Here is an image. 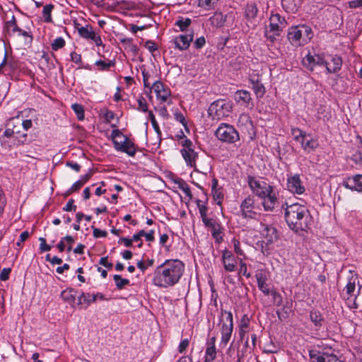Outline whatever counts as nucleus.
<instances>
[{"instance_id": "f257e3e1", "label": "nucleus", "mask_w": 362, "mask_h": 362, "mask_svg": "<svg viewBox=\"0 0 362 362\" xmlns=\"http://www.w3.org/2000/svg\"><path fill=\"white\" fill-rule=\"evenodd\" d=\"M185 268L184 263L179 259H166L153 271V285L160 288L174 286L182 278Z\"/></svg>"}, {"instance_id": "f03ea898", "label": "nucleus", "mask_w": 362, "mask_h": 362, "mask_svg": "<svg viewBox=\"0 0 362 362\" xmlns=\"http://www.w3.org/2000/svg\"><path fill=\"white\" fill-rule=\"evenodd\" d=\"M284 209L285 220L289 228L296 233L306 230L310 224L311 216L307 207L298 203L281 206Z\"/></svg>"}, {"instance_id": "7ed1b4c3", "label": "nucleus", "mask_w": 362, "mask_h": 362, "mask_svg": "<svg viewBox=\"0 0 362 362\" xmlns=\"http://www.w3.org/2000/svg\"><path fill=\"white\" fill-rule=\"evenodd\" d=\"M313 37L312 28L304 24L292 26L288 28L287 38L295 47H301L310 42Z\"/></svg>"}, {"instance_id": "20e7f679", "label": "nucleus", "mask_w": 362, "mask_h": 362, "mask_svg": "<svg viewBox=\"0 0 362 362\" xmlns=\"http://www.w3.org/2000/svg\"><path fill=\"white\" fill-rule=\"evenodd\" d=\"M110 136L113 142L114 148L117 151L125 153L132 157L135 156L136 152L135 144L120 130H112Z\"/></svg>"}, {"instance_id": "39448f33", "label": "nucleus", "mask_w": 362, "mask_h": 362, "mask_svg": "<svg viewBox=\"0 0 362 362\" xmlns=\"http://www.w3.org/2000/svg\"><path fill=\"white\" fill-rule=\"evenodd\" d=\"M233 109L230 101L225 99H218L214 101L208 109L209 115L213 119L220 120L228 117Z\"/></svg>"}, {"instance_id": "423d86ee", "label": "nucleus", "mask_w": 362, "mask_h": 362, "mask_svg": "<svg viewBox=\"0 0 362 362\" xmlns=\"http://www.w3.org/2000/svg\"><path fill=\"white\" fill-rule=\"evenodd\" d=\"M215 136L221 142L234 144L240 140V136L236 129L231 124L221 123L215 131Z\"/></svg>"}, {"instance_id": "0eeeda50", "label": "nucleus", "mask_w": 362, "mask_h": 362, "mask_svg": "<svg viewBox=\"0 0 362 362\" xmlns=\"http://www.w3.org/2000/svg\"><path fill=\"white\" fill-rule=\"evenodd\" d=\"M247 183L252 192L259 198L265 197L274 189V187L269 183L251 175L247 176Z\"/></svg>"}, {"instance_id": "6e6552de", "label": "nucleus", "mask_w": 362, "mask_h": 362, "mask_svg": "<svg viewBox=\"0 0 362 362\" xmlns=\"http://www.w3.org/2000/svg\"><path fill=\"white\" fill-rule=\"evenodd\" d=\"M303 66L310 71H313L316 66H325L327 65V61L325 58V54L314 53L310 52L303 58Z\"/></svg>"}, {"instance_id": "1a4fd4ad", "label": "nucleus", "mask_w": 362, "mask_h": 362, "mask_svg": "<svg viewBox=\"0 0 362 362\" xmlns=\"http://www.w3.org/2000/svg\"><path fill=\"white\" fill-rule=\"evenodd\" d=\"M310 362H343L336 354L316 349L309 350Z\"/></svg>"}, {"instance_id": "9d476101", "label": "nucleus", "mask_w": 362, "mask_h": 362, "mask_svg": "<svg viewBox=\"0 0 362 362\" xmlns=\"http://www.w3.org/2000/svg\"><path fill=\"white\" fill-rule=\"evenodd\" d=\"M286 185L288 190L293 194H303L305 191L298 174L288 177Z\"/></svg>"}, {"instance_id": "9b49d317", "label": "nucleus", "mask_w": 362, "mask_h": 362, "mask_svg": "<svg viewBox=\"0 0 362 362\" xmlns=\"http://www.w3.org/2000/svg\"><path fill=\"white\" fill-rule=\"evenodd\" d=\"M204 224L206 227L210 228L211 235L217 243H220L223 241V228L216 220L210 218L209 220H206Z\"/></svg>"}, {"instance_id": "f8f14e48", "label": "nucleus", "mask_w": 362, "mask_h": 362, "mask_svg": "<svg viewBox=\"0 0 362 362\" xmlns=\"http://www.w3.org/2000/svg\"><path fill=\"white\" fill-rule=\"evenodd\" d=\"M80 36L86 40H91L96 46L103 45V41L99 34L96 33L91 26L86 25L78 29Z\"/></svg>"}, {"instance_id": "ddd939ff", "label": "nucleus", "mask_w": 362, "mask_h": 362, "mask_svg": "<svg viewBox=\"0 0 362 362\" xmlns=\"http://www.w3.org/2000/svg\"><path fill=\"white\" fill-rule=\"evenodd\" d=\"M254 199L250 196L246 197L240 204V214L243 218H255L257 213L253 211Z\"/></svg>"}, {"instance_id": "4468645a", "label": "nucleus", "mask_w": 362, "mask_h": 362, "mask_svg": "<svg viewBox=\"0 0 362 362\" xmlns=\"http://www.w3.org/2000/svg\"><path fill=\"white\" fill-rule=\"evenodd\" d=\"M153 90L158 99L162 102H167L170 95V91L165 88V85L160 81H156L153 83L150 90Z\"/></svg>"}, {"instance_id": "2eb2a0df", "label": "nucleus", "mask_w": 362, "mask_h": 362, "mask_svg": "<svg viewBox=\"0 0 362 362\" xmlns=\"http://www.w3.org/2000/svg\"><path fill=\"white\" fill-rule=\"evenodd\" d=\"M255 278L259 289L265 295L270 294L269 286L267 283L268 277L265 271L257 270L255 273Z\"/></svg>"}, {"instance_id": "dca6fc26", "label": "nucleus", "mask_w": 362, "mask_h": 362, "mask_svg": "<svg viewBox=\"0 0 362 362\" xmlns=\"http://www.w3.org/2000/svg\"><path fill=\"white\" fill-rule=\"evenodd\" d=\"M287 23L279 13L272 14L269 18V28L272 32H281Z\"/></svg>"}, {"instance_id": "f3484780", "label": "nucleus", "mask_w": 362, "mask_h": 362, "mask_svg": "<svg viewBox=\"0 0 362 362\" xmlns=\"http://www.w3.org/2000/svg\"><path fill=\"white\" fill-rule=\"evenodd\" d=\"M260 199H262V204L265 211H273L278 204V198L274 190Z\"/></svg>"}, {"instance_id": "a211bd4d", "label": "nucleus", "mask_w": 362, "mask_h": 362, "mask_svg": "<svg viewBox=\"0 0 362 362\" xmlns=\"http://www.w3.org/2000/svg\"><path fill=\"white\" fill-rule=\"evenodd\" d=\"M194 35L192 33L180 35L175 37L173 40L175 47L180 51H184L188 49L191 42L193 40Z\"/></svg>"}, {"instance_id": "6ab92c4d", "label": "nucleus", "mask_w": 362, "mask_h": 362, "mask_svg": "<svg viewBox=\"0 0 362 362\" xmlns=\"http://www.w3.org/2000/svg\"><path fill=\"white\" fill-rule=\"evenodd\" d=\"M261 234L267 243L274 242L278 238L277 230L275 227L262 223H261Z\"/></svg>"}, {"instance_id": "aec40b11", "label": "nucleus", "mask_w": 362, "mask_h": 362, "mask_svg": "<svg viewBox=\"0 0 362 362\" xmlns=\"http://www.w3.org/2000/svg\"><path fill=\"white\" fill-rule=\"evenodd\" d=\"M356 283L359 284L358 276L356 275H352L348 279V282L344 288L347 295V299H349L351 297H355V298H356L358 296L361 286L360 285L358 286V289L355 293Z\"/></svg>"}, {"instance_id": "412c9836", "label": "nucleus", "mask_w": 362, "mask_h": 362, "mask_svg": "<svg viewBox=\"0 0 362 362\" xmlns=\"http://www.w3.org/2000/svg\"><path fill=\"white\" fill-rule=\"evenodd\" d=\"M222 263L226 272H234L236 267V259L231 252L224 250L222 252Z\"/></svg>"}, {"instance_id": "4be33fe9", "label": "nucleus", "mask_w": 362, "mask_h": 362, "mask_svg": "<svg viewBox=\"0 0 362 362\" xmlns=\"http://www.w3.org/2000/svg\"><path fill=\"white\" fill-rule=\"evenodd\" d=\"M235 100L241 106L245 107H252L253 103L252 102L250 93L245 90H238L235 92Z\"/></svg>"}, {"instance_id": "5701e85b", "label": "nucleus", "mask_w": 362, "mask_h": 362, "mask_svg": "<svg viewBox=\"0 0 362 362\" xmlns=\"http://www.w3.org/2000/svg\"><path fill=\"white\" fill-rule=\"evenodd\" d=\"M330 61L331 63L327 62V65H325L326 73L329 74L339 71L343 63L341 57L337 54L332 55Z\"/></svg>"}, {"instance_id": "b1692460", "label": "nucleus", "mask_w": 362, "mask_h": 362, "mask_svg": "<svg viewBox=\"0 0 362 362\" xmlns=\"http://www.w3.org/2000/svg\"><path fill=\"white\" fill-rule=\"evenodd\" d=\"M300 144L301 148L306 153L314 151L319 146V143L316 139L312 137L310 134H306Z\"/></svg>"}, {"instance_id": "393cba45", "label": "nucleus", "mask_w": 362, "mask_h": 362, "mask_svg": "<svg viewBox=\"0 0 362 362\" xmlns=\"http://www.w3.org/2000/svg\"><path fill=\"white\" fill-rule=\"evenodd\" d=\"M344 186L351 190L358 192L362 191V175H356L347 178V180L344 182Z\"/></svg>"}, {"instance_id": "a878e982", "label": "nucleus", "mask_w": 362, "mask_h": 362, "mask_svg": "<svg viewBox=\"0 0 362 362\" xmlns=\"http://www.w3.org/2000/svg\"><path fill=\"white\" fill-rule=\"evenodd\" d=\"M226 315V320L221 327V333L232 334L233 329V314L230 311L221 310V317Z\"/></svg>"}, {"instance_id": "bb28decb", "label": "nucleus", "mask_w": 362, "mask_h": 362, "mask_svg": "<svg viewBox=\"0 0 362 362\" xmlns=\"http://www.w3.org/2000/svg\"><path fill=\"white\" fill-rule=\"evenodd\" d=\"M180 152L187 165L192 168L195 167L197 153L192 148L182 149Z\"/></svg>"}, {"instance_id": "cd10ccee", "label": "nucleus", "mask_w": 362, "mask_h": 362, "mask_svg": "<svg viewBox=\"0 0 362 362\" xmlns=\"http://www.w3.org/2000/svg\"><path fill=\"white\" fill-rule=\"evenodd\" d=\"M238 127L245 131H250L253 128L252 121L248 114L242 113L238 119Z\"/></svg>"}, {"instance_id": "c85d7f7f", "label": "nucleus", "mask_w": 362, "mask_h": 362, "mask_svg": "<svg viewBox=\"0 0 362 362\" xmlns=\"http://www.w3.org/2000/svg\"><path fill=\"white\" fill-rule=\"evenodd\" d=\"M250 318L247 315H244L239 325V334L242 340L245 339V334L250 331Z\"/></svg>"}, {"instance_id": "c756f323", "label": "nucleus", "mask_w": 362, "mask_h": 362, "mask_svg": "<svg viewBox=\"0 0 362 362\" xmlns=\"http://www.w3.org/2000/svg\"><path fill=\"white\" fill-rule=\"evenodd\" d=\"M258 12V8L255 4H247L245 8V17L248 21L254 20Z\"/></svg>"}, {"instance_id": "7c9ffc66", "label": "nucleus", "mask_w": 362, "mask_h": 362, "mask_svg": "<svg viewBox=\"0 0 362 362\" xmlns=\"http://www.w3.org/2000/svg\"><path fill=\"white\" fill-rule=\"evenodd\" d=\"M18 28L14 16H12L11 21H7L5 24V30L10 36L15 35Z\"/></svg>"}, {"instance_id": "2f4dec72", "label": "nucleus", "mask_w": 362, "mask_h": 362, "mask_svg": "<svg viewBox=\"0 0 362 362\" xmlns=\"http://www.w3.org/2000/svg\"><path fill=\"white\" fill-rule=\"evenodd\" d=\"M216 358V346L207 345L205 351L204 362H212Z\"/></svg>"}, {"instance_id": "473e14b6", "label": "nucleus", "mask_w": 362, "mask_h": 362, "mask_svg": "<svg viewBox=\"0 0 362 362\" xmlns=\"http://www.w3.org/2000/svg\"><path fill=\"white\" fill-rule=\"evenodd\" d=\"M310 318L316 327H321L324 321V318L320 312L316 310L310 311Z\"/></svg>"}, {"instance_id": "72a5a7b5", "label": "nucleus", "mask_w": 362, "mask_h": 362, "mask_svg": "<svg viewBox=\"0 0 362 362\" xmlns=\"http://www.w3.org/2000/svg\"><path fill=\"white\" fill-rule=\"evenodd\" d=\"M113 279L115 281L117 288L119 290L123 289L126 286L129 285L130 283L129 279L122 278L119 274H115L113 276Z\"/></svg>"}, {"instance_id": "f704fd0d", "label": "nucleus", "mask_w": 362, "mask_h": 362, "mask_svg": "<svg viewBox=\"0 0 362 362\" xmlns=\"http://www.w3.org/2000/svg\"><path fill=\"white\" fill-rule=\"evenodd\" d=\"M95 65L98 67V70L100 71H107L110 67L115 66V62L114 60H109L108 62L98 60L95 62Z\"/></svg>"}, {"instance_id": "c9c22d12", "label": "nucleus", "mask_w": 362, "mask_h": 362, "mask_svg": "<svg viewBox=\"0 0 362 362\" xmlns=\"http://www.w3.org/2000/svg\"><path fill=\"white\" fill-rule=\"evenodd\" d=\"M74 292L75 291L74 289H66L61 293V297L65 302H67L69 303H74L76 299L75 296L74 294Z\"/></svg>"}, {"instance_id": "e433bc0d", "label": "nucleus", "mask_w": 362, "mask_h": 362, "mask_svg": "<svg viewBox=\"0 0 362 362\" xmlns=\"http://www.w3.org/2000/svg\"><path fill=\"white\" fill-rule=\"evenodd\" d=\"M53 8H54V6L52 4H47L43 7L42 17H43L45 22H46V23L52 22L51 13H52Z\"/></svg>"}, {"instance_id": "4c0bfd02", "label": "nucleus", "mask_w": 362, "mask_h": 362, "mask_svg": "<svg viewBox=\"0 0 362 362\" xmlns=\"http://www.w3.org/2000/svg\"><path fill=\"white\" fill-rule=\"evenodd\" d=\"M251 88L253 90L257 99L262 98L266 93V88L262 84V81L255 86H251Z\"/></svg>"}, {"instance_id": "58836bf2", "label": "nucleus", "mask_w": 362, "mask_h": 362, "mask_svg": "<svg viewBox=\"0 0 362 362\" xmlns=\"http://www.w3.org/2000/svg\"><path fill=\"white\" fill-rule=\"evenodd\" d=\"M71 109L76 114L78 120L81 121L84 119V108L82 105L74 103L71 105Z\"/></svg>"}, {"instance_id": "ea45409f", "label": "nucleus", "mask_w": 362, "mask_h": 362, "mask_svg": "<svg viewBox=\"0 0 362 362\" xmlns=\"http://www.w3.org/2000/svg\"><path fill=\"white\" fill-rule=\"evenodd\" d=\"M91 294L90 293H82L78 297V305H85V307L87 308L91 303H93V300H91Z\"/></svg>"}, {"instance_id": "a19ab883", "label": "nucleus", "mask_w": 362, "mask_h": 362, "mask_svg": "<svg viewBox=\"0 0 362 362\" xmlns=\"http://www.w3.org/2000/svg\"><path fill=\"white\" fill-rule=\"evenodd\" d=\"M192 20L188 18H182L180 17L175 22V25H177L181 31L185 30L191 24Z\"/></svg>"}, {"instance_id": "79ce46f5", "label": "nucleus", "mask_w": 362, "mask_h": 362, "mask_svg": "<svg viewBox=\"0 0 362 362\" xmlns=\"http://www.w3.org/2000/svg\"><path fill=\"white\" fill-rule=\"evenodd\" d=\"M217 0H199L198 6L209 11L214 8Z\"/></svg>"}, {"instance_id": "37998d69", "label": "nucleus", "mask_w": 362, "mask_h": 362, "mask_svg": "<svg viewBox=\"0 0 362 362\" xmlns=\"http://www.w3.org/2000/svg\"><path fill=\"white\" fill-rule=\"evenodd\" d=\"M65 40L62 37H58L53 40L51 44V47L54 51H57L63 48L65 46Z\"/></svg>"}, {"instance_id": "c03bdc74", "label": "nucleus", "mask_w": 362, "mask_h": 362, "mask_svg": "<svg viewBox=\"0 0 362 362\" xmlns=\"http://www.w3.org/2000/svg\"><path fill=\"white\" fill-rule=\"evenodd\" d=\"M291 134L293 136L294 140L300 143L304 139L303 137L305 136L306 133L299 128H292Z\"/></svg>"}, {"instance_id": "a18cd8bd", "label": "nucleus", "mask_w": 362, "mask_h": 362, "mask_svg": "<svg viewBox=\"0 0 362 362\" xmlns=\"http://www.w3.org/2000/svg\"><path fill=\"white\" fill-rule=\"evenodd\" d=\"M6 204L7 202L6 194L2 188L0 187V218L4 215Z\"/></svg>"}, {"instance_id": "49530a36", "label": "nucleus", "mask_w": 362, "mask_h": 362, "mask_svg": "<svg viewBox=\"0 0 362 362\" xmlns=\"http://www.w3.org/2000/svg\"><path fill=\"white\" fill-rule=\"evenodd\" d=\"M148 118L151 122L152 127L154 131L156 132L157 135L160 136L161 135V131L160 129L159 125L156 119L155 115L151 111L148 112Z\"/></svg>"}, {"instance_id": "de8ad7c7", "label": "nucleus", "mask_w": 362, "mask_h": 362, "mask_svg": "<svg viewBox=\"0 0 362 362\" xmlns=\"http://www.w3.org/2000/svg\"><path fill=\"white\" fill-rule=\"evenodd\" d=\"M154 264V259H148L146 261V263H145L143 260L138 261L136 263L137 267L144 273L146 269H148L149 267H152Z\"/></svg>"}, {"instance_id": "09e8293b", "label": "nucleus", "mask_w": 362, "mask_h": 362, "mask_svg": "<svg viewBox=\"0 0 362 362\" xmlns=\"http://www.w3.org/2000/svg\"><path fill=\"white\" fill-rule=\"evenodd\" d=\"M137 103L139 105L137 108L138 110L141 111L143 112H149L148 108V104L146 101V99L142 95H140L137 98Z\"/></svg>"}, {"instance_id": "8fccbe9b", "label": "nucleus", "mask_w": 362, "mask_h": 362, "mask_svg": "<svg viewBox=\"0 0 362 362\" xmlns=\"http://www.w3.org/2000/svg\"><path fill=\"white\" fill-rule=\"evenodd\" d=\"M283 8L287 12H293L296 9L294 0H282L281 1Z\"/></svg>"}, {"instance_id": "3c124183", "label": "nucleus", "mask_w": 362, "mask_h": 362, "mask_svg": "<svg viewBox=\"0 0 362 362\" xmlns=\"http://www.w3.org/2000/svg\"><path fill=\"white\" fill-rule=\"evenodd\" d=\"M66 241L68 243H73L74 241V239L71 235H66L64 238H62L59 243L57 245V248L60 252H63L65 250V245L64 241Z\"/></svg>"}, {"instance_id": "603ef678", "label": "nucleus", "mask_w": 362, "mask_h": 362, "mask_svg": "<svg viewBox=\"0 0 362 362\" xmlns=\"http://www.w3.org/2000/svg\"><path fill=\"white\" fill-rule=\"evenodd\" d=\"M213 198L218 205H221L223 199V194L221 189L211 191Z\"/></svg>"}, {"instance_id": "864d4df0", "label": "nucleus", "mask_w": 362, "mask_h": 362, "mask_svg": "<svg viewBox=\"0 0 362 362\" xmlns=\"http://www.w3.org/2000/svg\"><path fill=\"white\" fill-rule=\"evenodd\" d=\"M141 74L143 76V82L145 88H151L152 85L151 84L149 79L151 77V74L146 70V69H141Z\"/></svg>"}, {"instance_id": "5fc2aeb1", "label": "nucleus", "mask_w": 362, "mask_h": 362, "mask_svg": "<svg viewBox=\"0 0 362 362\" xmlns=\"http://www.w3.org/2000/svg\"><path fill=\"white\" fill-rule=\"evenodd\" d=\"M280 32H272L269 29H267L264 32V36L271 42H274L276 40L277 37L280 36Z\"/></svg>"}, {"instance_id": "6e6d98bb", "label": "nucleus", "mask_w": 362, "mask_h": 362, "mask_svg": "<svg viewBox=\"0 0 362 362\" xmlns=\"http://www.w3.org/2000/svg\"><path fill=\"white\" fill-rule=\"evenodd\" d=\"M174 118L176 121L180 122L185 129L187 128V123L186 119L182 112L178 111L175 112L174 113Z\"/></svg>"}, {"instance_id": "4d7b16f0", "label": "nucleus", "mask_w": 362, "mask_h": 362, "mask_svg": "<svg viewBox=\"0 0 362 362\" xmlns=\"http://www.w3.org/2000/svg\"><path fill=\"white\" fill-rule=\"evenodd\" d=\"M179 188L184 192V194L187 197H189L190 199L192 198V194L189 187L187 184H185L182 180H181L179 185Z\"/></svg>"}, {"instance_id": "13d9d810", "label": "nucleus", "mask_w": 362, "mask_h": 362, "mask_svg": "<svg viewBox=\"0 0 362 362\" xmlns=\"http://www.w3.org/2000/svg\"><path fill=\"white\" fill-rule=\"evenodd\" d=\"M269 295H271L273 297L274 303H276V305L277 306H279V305H281V303H282V296H281L280 293H279L275 290H271Z\"/></svg>"}, {"instance_id": "bf43d9fd", "label": "nucleus", "mask_w": 362, "mask_h": 362, "mask_svg": "<svg viewBox=\"0 0 362 362\" xmlns=\"http://www.w3.org/2000/svg\"><path fill=\"white\" fill-rule=\"evenodd\" d=\"M39 240L40 242V250L41 252H47L51 250V246L46 243V240L45 238L40 237Z\"/></svg>"}, {"instance_id": "052dcab7", "label": "nucleus", "mask_w": 362, "mask_h": 362, "mask_svg": "<svg viewBox=\"0 0 362 362\" xmlns=\"http://www.w3.org/2000/svg\"><path fill=\"white\" fill-rule=\"evenodd\" d=\"M71 60L76 64H78V66L82 64L81 55L76 53V52H72L70 54Z\"/></svg>"}, {"instance_id": "680f3d73", "label": "nucleus", "mask_w": 362, "mask_h": 362, "mask_svg": "<svg viewBox=\"0 0 362 362\" xmlns=\"http://www.w3.org/2000/svg\"><path fill=\"white\" fill-rule=\"evenodd\" d=\"M207 211L208 209L206 205H203L199 209V211L203 223L206 222V220H209L211 218L207 217Z\"/></svg>"}, {"instance_id": "e2e57ef3", "label": "nucleus", "mask_w": 362, "mask_h": 362, "mask_svg": "<svg viewBox=\"0 0 362 362\" xmlns=\"http://www.w3.org/2000/svg\"><path fill=\"white\" fill-rule=\"evenodd\" d=\"M74 200L71 199L68 201L66 204L63 207V211H76V206L74 204Z\"/></svg>"}, {"instance_id": "0e129e2a", "label": "nucleus", "mask_w": 362, "mask_h": 362, "mask_svg": "<svg viewBox=\"0 0 362 362\" xmlns=\"http://www.w3.org/2000/svg\"><path fill=\"white\" fill-rule=\"evenodd\" d=\"M11 272V268H4L0 273V280L3 281H7L9 279Z\"/></svg>"}, {"instance_id": "69168bd1", "label": "nucleus", "mask_w": 362, "mask_h": 362, "mask_svg": "<svg viewBox=\"0 0 362 362\" xmlns=\"http://www.w3.org/2000/svg\"><path fill=\"white\" fill-rule=\"evenodd\" d=\"M189 341L188 339H185L182 340L178 346V351L180 354L184 353L186 351L187 348L189 346Z\"/></svg>"}, {"instance_id": "338daca9", "label": "nucleus", "mask_w": 362, "mask_h": 362, "mask_svg": "<svg viewBox=\"0 0 362 362\" xmlns=\"http://www.w3.org/2000/svg\"><path fill=\"white\" fill-rule=\"evenodd\" d=\"M250 86H255L262 81L261 76L257 74H251L249 77Z\"/></svg>"}, {"instance_id": "774afa93", "label": "nucleus", "mask_w": 362, "mask_h": 362, "mask_svg": "<svg viewBox=\"0 0 362 362\" xmlns=\"http://www.w3.org/2000/svg\"><path fill=\"white\" fill-rule=\"evenodd\" d=\"M205 43H206V40H205L204 37L202 36V37H198L195 40L194 45L195 48L201 49L204 46Z\"/></svg>"}]
</instances>
